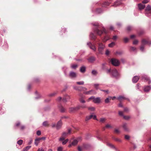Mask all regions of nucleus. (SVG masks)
Here are the masks:
<instances>
[{
	"label": "nucleus",
	"mask_w": 151,
	"mask_h": 151,
	"mask_svg": "<svg viewBox=\"0 0 151 151\" xmlns=\"http://www.w3.org/2000/svg\"><path fill=\"white\" fill-rule=\"evenodd\" d=\"M151 88V87L150 86H146L144 88V91L145 92H148Z\"/></svg>",
	"instance_id": "21"
},
{
	"label": "nucleus",
	"mask_w": 151,
	"mask_h": 151,
	"mask_svg": "<svg viewBox=\"0 0 151 151\" xmlns=\"http://www.w3.org/2000/svg\"><path fill=\"white\" fill-rule=\"evenodd\" d=\"M37 135L39 136L41 134V132L40 131H38L37 132Z\"/></svg>",
	"instance_id": "58"
},
{
	"label": "nucleus",
	"mask_w": 151,
	"mask_h": 151,
	"mask_svg": "<svg viewBox=\"0 0 151 151\" xmlns=\"http://www.w3.org/2000/svg\"><path fill=\"white\" fill-rule=\"evenodd\" d=\"M92 73L93 75H96L97 74V71L95 70H93L92 71Z\"/></svg>",
	"instance_id": "48"
},
{
	"label": "nucleus",
	"mask_w": 151,
	"mask_h": 151,
	"mask_svg": "<svg viewBox=\"0 0 151 151\" xmlns=\"http://www.w3.org/2000/svg\"><path fill=\"white\" fill-rule=\"evenodd\" d=\"M88 110L91 111H94L95 110V108L93 107H88Z\"/></svg>",
	"instance_id": "30"
},
{
	"label": "nucleus",
	"mask_w": 151,
	"mask_h": 151,
	"mask_svg": "<svg viewBox=\"0 0 151 151\" xmlns=\"http://www.w3.org/2000/svg\"><path fill=\"white\" fill-rule=\"evenodd\" d=\"M123 40L125 43H127L128 42L129 40V39L127 37H125L124 38Z\"/></svg>",
	"instance_id": "44"
},
{
	"label": "nucleus",
	"mask_w": 151,
	"mask_h": 151,
	"mask_svg": "<svg viewBox=\"0 0 151 151\" xmlns=\"http://www.w3.org/2000/svg\"><path fill=\"white\" fill-rule=\"evenodd\" d=\"M109 4H110L109 2H105L104 3L103 5L105 6H108Z\"/></svg>",
	"instance_id": "53"
},
{
	"label": "nucleus",
	"mask_w": 151,
	"mask_h": 151,
	"mask_svg": "<svg viewBox=\"0 0 151 151\" xmlns=\"http://www.w3.org/2000/svg\"><path fill=\"white\" fill-rule=\"evenodd\" d=\"M115 45L114 42H112L109 45V46L110 47H112Z\"/></svg>",
	"instance_id": "38"
},
{
	"label": "nucleus",
	"mask_w": 151,
	"mask_h": 151,
	"mask_svg": "<svg viewBox=\"0 0 151 151\" xmlns=\"http://www.w3.org/2000/svg\"><path fill=\"white\" fill-rule=\"evenodd\" d=\"M114 132L116 134H118L120 132V131L118 129H116L114 130Z\"/></svg>",
	"instance_id": "39"
},
{
	"label": "nucleus",
	"mask_w": 151,
	"mask_h": 151,
	"mask_svg": "<svg viewBox=\"0 0 151 151\" xmlns=\"http://www.w3.org/2000/svg\"><path fill=\"white\" fill-rule=\"evenodd\" d=\"M107 145L111 148H114V146L111 144L108 143L107 144Z\"/></svg>",
	"instance_id": "50"
},
{
	"label": "nucleus",
	"mask_w": 151,
	"mask_h": 151,
	"mask_svg": "<svg viewBox=\"0 0 151 151\" xmlns=\"http://www.w3.org/2000/svg\"><path fill=\"white\" fill-rule=\"evenodd\" d=\"M89 62L92 63L95 60V58L93 57H91L88 59Z\"/></svg>",
	"instance_id": "20"
},
{
	"label": "nucleus",
	"mask_w": 151,
	"mask_h": 151,
	"mask_svg": "<svg viewBox=\"0 0 151 151\" xmlns=\"http://www.w3.org/2000/svg\"><path fill=\"white\" fill-rule=\"evenodd\" d=\"M49 125L48 123H43V126L45 127H48Z\"/></svg>",
	"instance_id": "56"
},
{
	"label": "nucleus",
	"mask_w": 151,
	"mask_h": 151,
	"mask_svg": "<svg viewBox=\"0 0 151 151\" xmlns=\"http://www.w3.org/2000/svg\"><path fill=\"white\" fill-rule=\"evenodd\" d=\"M145 11L146 14H151V6L148 5L146 7Z\"/></svg>",
	"instance_id": "10"
},
{
	"label": "nucleus",
	"mask_w": 151,
	"mask_h": 151,
	"mask_svg": "<svg viewBox=\"0 0 151 151\" xmlns=\"http://www.w3.org/2000/svg\"><path fill=\"white\" fill-rule=\"evenodd\" d=\"M129 111V109L127 107L125 108L124 109V111L125 112H128Z\"/></svg>",
	"instance_id": "52"
},
{
	"label": "nucleus",
	"mask_w": 151,
	"mask_h": 151,
	"mask_svg": "<svg viewBox=\"0 0 151 151\" xmlns=\"http://www.w3.org/2000/svg\"><path fill=\"white\" fill-rule=\"evenodd\" d=\"M132 27L130 26H129L127 27V29L128 31H129L132 30Z\"/></svg>",
	"instance_id": "47"
},
{
	"label": "nucleus",
	"mask_w": 151,
	"mask_h": 151,
	"mask_svg": "<svg viewBox=\"0 0 151 151\" xmlns=\"http://www.w3.org/2000/svg\"><path fill=\"white\" fill-rule=\"evenodd\" d=\"M78 143V141L76 139H75L73 140V142L72 143V144L73 146H75Z\"/></svg>",
	"instance_id": "27"
},
{
	"label": "nucleus",
	"mask_w": 151,
	"mask_h": 151,
	"mask_svg": "<svg viewBox=\"0 0 151 151\" xmlns=\"http://www.w3.org/2000/svg\"><path fill=\"white\" fill-rule=\"evenodd\" d=\"M93 118L94 119H97L96 116L95 115H93V114H92L90 115L86 116L85 120L86 121L88 122Z\"/></svg>",
	"instance_id": "7"
},
{
	"label": "nucleus",
	"mask_w": 151,
	"mask_h": 151,
	"mask_svg": "<svg viewBox=\"0 0 151 151\" xmlns=\"http://www.w3.org/2000/svg\"><path fill=\"white\" fill-rule=\"evenodd\" d=\"M148 1L147 0H144L142 1V3L143 4H146L148 2Z\"/></svg>",
	"instance_id": "60"
},
{
	"label": "nucleus",
	"mask_w": 151,
	"mask_h": 151,
	"mask_svg": "<svg viewBox=\"0 0 151 151\" xmlns=\"http://www.w3.org/2000/svg\"><path fill=\"white\" fill-rule=\"evenodd\" d=\"M71 131L70 129H69L68 132H63L61 137L59 139V141H61L65 139V138L70 134Z\"/></svg>",
	"instance_id": "2"
},
{
	"label": "nucleus",
	"mask_w": 151,
	"mask_h": 151,
	"mask_svg": "<svg viewBox=\"0 0 151 151\" xmlns=\"http://www.w3.org/2000/svg\"><path fill=\"white\" fill-rule=\"evenodd\" d=\"M95 32L99 35H101L103 33H104L106 34L108 33L107 31L106 30L105 28H103L102 30H99L98 28H97L95 29Z\"/></svg>",
	"instance_id": "3"
},
{
	"label": "nucleus",
	"mask_w": 151,
	"mask_h": 151,
	"mask_svg": "<svg viewBox=\"0 0 151 151\" xmlns=\"http://www.w3.org/2000/svg\"><path fill=\"white\" fill-rule=\"evenodd\" d=\"M59 109L60 110V112H64L65 111V109L64 108V107L62 106L61 105H60L59 106Z\"/></svg>",
	"instance_id": "14"
},
{
	"label": "nucleus",
	"mask_w": 151,
	"mask_h": 151,
	"mask_svg": "<svg viewBox=\"0 0 151 151\" xmlns=\"http://www.w3.org/2000/svg\"><path fill=\"white\" fill-rule=\"evenodd\" d=\"M78 106V107H79V109L81 108L84 109L87 107L86 105L85 104H83L81 105H79Z\"/></svg>",
	"instance_id": "25"
},
{
	"label": "nucleus",
	"mask_w": 151,
	"mask_h": 151,
	"mask_svg": "<svg viewBox=\"0 0 151 151\" xmlns=\"http://www.w3.org/2000/svg\"><path fill=\"white\" fill-rule=\"evenodd\" d=\"M138 42V41L137 40H135L133 42V44L134 45H136Z\"/></svg>",
	"instance_id": "54"
},
{
	"label": "nucleus",
	"mask_w": 151,
	"mask_h": 151,
	"mask_svg": "<svg viewBox=\"0 0 151 151\" xmlns=\"http://www.w3.org/2000/svg\"><path fill=\"white\" fill-rule=\"evenodd\" d=\"M23 142V141L22 139H20L17 142V143L19 145H22Z\"/></svg>",
	"instance_id": "32"
},
{
	"label": "nucleus",
	"mask_w": 151,
	"mask_h": 151,
	"mask_svg": "<svg viewBox=\"0 0 151 151\" xmlns=\"http://www.w3.org/2000/svg\"><path fill=\"white\" fill-rule=\"evenodd\" d=\"M105 127L107 128H111L112 127L110 124H108L106 125Z\"/></svg>",
	"instance_id": "42"
},
{
	"label": "nucleus",
	"mask_w": 151,
	"mask_h": 151,
	"mask_svg": "<svg viewBox=\"0 0 151 151\" xmlns=\"http://www.w3.org/2000/svg\"><path fill=\"white\" fill-rule=\"evenodd\" d=\"M86 67L84 66H83L81 67L80 69V71L82 73H84L86 71Z\"/></svg>",
	"instance_id": "23"
},
{
	"label": "nucleus",
	"mask_w": 151,
	"mask_h": 151,
	"mask_svg": "<svg viewBox=\"0 0 151 151\" xmlns=\"http://www.w3.org/2000/svg\"><path fill=\"white\" fill-rule=\"evenodd\" d=\"M125 138L126 139H129V136L128 135H125Z\"/></svg>",
	"instance_id": "59"
},
{
	"label": "nucleus",
	"mask_w": 151,
	"mask_h": 151,
	"mask_svg": "<svg viewBox=\"0 0 151 151\" xmlns=\"http://www.w3.org/2000/svg\"><path fill=\"white\" fill-rule=\"evenodd\" d=\"M106 119L105 118H101L100 119L99 122H106Z\"/></svg>",
	"instance_id": "26"
},
{
	"label": "nucleus",
	"mask_w": 151,
	"mask_h": 151,
	"mask_svg": "<svg viewBox=\"0 0 151 151\" xmlns=\"http://www.w3.org/2000/svg\"><path fill=\"white\" fill-rule=\"evenodd\" d=\"M94 98L95 97L93 96L90 97L88 99V101H89L91 100H92L93 101V100Z\"/></svg>",
	"instance_id": "51"
},
{
	"label": "nucleus",
	"mask_w": 151,
	"mask_h": 151,
	"mask_svg": "<svg viewBox=\"0 0 151 151\" xmlns=\"http://www.w3.org/2000/svg\"><path fill=\"white\" fill-rule=\"evenodd\" d=\"M142 44L145 45L146 44H151V41H147L145 39H143L142 41Z\"/></svg>",
	"instance_id": "9"
},
{
	"label": "nucleus",
	"mask_w": 151,
	"mask_h": 151,
	"mask_svg": "<svg viewBox=\"0 0 151 151\" xmlns=\"http://www.w3.org/2000/svg\"><path fill=\"white\" fill-rule=\"evenodd\" d=\"M57 150L58 151H63V147H58Z\"/></svg>",
	"instance_id": "45"
},
{
	"label": "nucleus",
	"mask_w": 151,
	"mask_h": 151,
	"mask_svg": "<svg viewBox=\"0 0 151 151\" xmlns=\"http://www.w3.org/2000/svg\"><path fill=\"white\" fill-rule=\"evenodd\" d=\"M106 72L107 73H110L112 76L114 77H116L119 75V73L116 69H107Z\"/></svg>",
	"instance_id": "1"
},
{
	"label": "nucleus",
	"mask_w": 151,
	"mask_h": 151,
	"mask_svg": "<svg viewBox=\"0 0 151 151\" xmlns=\"http://www.w3.org/2000/svg\"><path fill=\"white\" fill-rule=\"evenodd\" d=\"M101 99L99 97L94 98L93 102L95 103H99L101 102Z\"/></svg>",
	"instance_id": "12"
},
{
	"label": "nucleus",
	"mask_w": 151,
	"mask_h": 151,
	"mask_svg": "<svg viewBox=\"0 0 151 151\" xmlns=\"http://www.w3.org/2000/svg\"><path fill=\"white\" fill-rule=\"evenodd\" d=\"M79 101L81 103H84L86 102L85 101L84 99V98L83 97H81L79 99Z\"/></svg>",
	"instance_id": "24"
},
{
	"label": "nucleus",
	"mask_w": 151,
	"mask_h": 151,
	"mask_svg": "<svg viewBox=\"0 0 151 151\" xmlns=\"http://www.w3.org/2000/svg\"><path fill=\"white\" fill-rule=\"evenodd\" d=\"M111 64L114 65L116 66H118L119 65V62L117 60L113 58L111 60Z\"/></svg>",
	"instance_id": "5"
},
{
	"label": "nucleus",
	"mask_w": 151,
	"mask_h": 151,
	"mask_svg": "<svg viewBox=\"0 0 151 151\" xmlns=\"http://www.w3.org/2000/svg\"><path fill=\"white\" fill-rule=\"evenodd\" d=\"M76 73L73 72H70L69 74V77L72 78H76Z\"/></svg>",
	"instance_id": "11"
},
{
	"label": "nucleus",
	"mask_w": 151,
	"mask_h": 151,
	"mask_svg": "<svg viewBox=\"0 0 151 151\" xmlns=\"http://www.w3.org/2000/svg\"><path fill=\"white\" fill-rule=\"evenodd\" d=\"M31 147V146H27L23 149L25 151H27Z\"/></svg>",
	"instance_id": "34"
},
{
	"label": "nucleus",
	"mask_w": 151,
	"mask_h": 151,
	"mask_svg": "<svg viewBox=\"0 0 151 151\" xmlns=\"http://www.w3.org/2000/svg\"><path fill=\"white\" fill-rule=\"evenodd\" d=\"M110 98H109V97L108 98H107L105 100V102L106 103H108L109 102V100H110Z\"/></svg>",
	"instance_id": "46"
},
{
	"label": "nucleus",
	"mask_w": 151,
	"mask_h": 151,
	"mask_svg": "<svg viewBox=\"0 0 151 151\" xmlns=\"http://www.w3.org/2000/svg\"><path fill=\"white\" fill-rule=\"evenodd\" d=\"M57 93L56 92H54L49 94V96L50 97H52L55 96Z\"/></svg>",
	"instance_id": "37"
},
{
	"label": "nucleus",
	"mask_w": 151,
	"mask_h": 151,
	"mask_svg": "<svg viewBox=\"0 0 151 151\" xmlns=\"http://www.w3.org/2000/svg\"><path fill=\"white\" fill-rule=\"evenodd\" d=\"M40 139L39 138H38L35 139V144L36 146H37L40 142Z\"/></svg>",
	"instance_id": "19"
},
{
	"label": "nucleus",
	"mask_w": 151,
	"mask_h": 151,
	"mask_svg": "<svg viewBox=\"0 0 151 151\" xmlns=\"http://www.w3.org/2000/svg\"><path fill=\"white\" fill-rule=\"evenodd\" d=\"M51 126L52 128H55L58 130L61 127L62 124V123H52Z\"/></svg>",
	"instance_id": "4"
},
{
	"label": "nucleus",
	"mask_w": 151,
	"mask_h": 151,
	"mask_svg": "<svg viewBox=\"0 0 151 151\" xmlns=\"http://www.w3.org/2000/svg\"><path fill=\"white\" fill-rule=\"evenodd\" d=\"M118 114L120 116H124L123 115V111H118Z\"/></svg>",
	"instance_id": "41"
},
{
	"label": "nucleus",
	"mask_w": 151,
	"mask_h": 151,
	"mask_svg": "<svg viewBox=\"0 0 151 151\" xmlns=\"http://www.w3.org/2000/svg\"><path fill=\"white\" fill-rule=\"evenodd\" d=\"M144 45L142 44L140 48V50L142 51H143L144 49Z\"/></svg>",
	"instance_id": "55"
},
{
	"label": "nucleus",
	"mask_w": 151,
	"mask_h": 151,
	"mask_svg": "<svg viewBox=\"0 0 151 151\" xmlns=\"http://www.w3.org/2000/svg\"><path fill=\"white\" fill-rule=\"evenodd\" d=\"M68 139H67L65 140H63L62 142V144L63 145H65L68 141Z\"/></svg>",
	"instance_id": "36"
},
{
	"label": "nucleus",
	"mask_w": 151,
	"mask_h": 151,
	"mask_svg": "<svg viewBox=\"0 0 151 151\" xmlns=\"http://www.w3.org/2000/svg\"><path fill=\"white\" fill-rule=\"evenodd\" d=\"M139 79V77L136 76L134 77L132 79V81L134 83H136Z\"/></svg>",
	"instance_id": "15"
},
{
	"label": "nucleus",
	"mask_w": 151,
	"mask_h": 151,
	"mask_svg": "<svg viewBox=\"0 0 151 151\" xmlns=\"http://www.w3.org/2000/svg\"><path fill=\"white\" fill-rule=\"evenodd\" d=\"M87 45L89 47L93 50L94 51H95L96 50V48L94 45L92 44L91 42H88L87 43Z\"/></svg>",
	"instance_id": "8"
},
{
	"label": "nucleus",
	"mask_w": 151,
	"mask_h": 151,
	"mask_svg": "<svg viewBox=\"0 0 151 151\" xmlns=\"http://www.w3.org/2000/svg\"><path fill=\"white\" fill-rule=\"evenodd\" d=\"M123 127L125 131H128V128L126 124H124L123 126Z\"/></svg>",
	"instance_id": "33"
},
{
	"label": "nucleus",
	"mask_w": 151,
	"mask_h": 151,
	"mask_svg": "<svg viewBox=\"0 0 151 151\" xmlns=\"http://www.w3.org/2000/svg\"><path fill=\"white\" fill-rule=\"evenodd\" d=\"M35 81L36 82H38L40 81V79L38 78H36L35 80Z\"/></svg>",
	"instance_id": "64"
},
{
	"label": "nucleus",
	"mask_w": 151,
	"mask_h": 151,
	"mask_svg": "<svg viewBox=\"0 0 151 151\" xmlns=\"http://www.w3.org/2000/svg\"><path fill=\"white\" fill-rule=\"evenodd\" d=\"M76 83L79 85H83L84 84V82L83 81H81L80 82H77Z\"/></svg>",
	"instance_id": "40"
},
{
	"label": "nucleus",
	"mask_w": 151,
	"mask_h": 151,
	"mask_svg": "<svg viewBox=\"0 0 151 151\" xmlns=\"http://www.w3.org/2000/svg\"><path fill=\"white\" fill-rule=\"evenodd\" d=\"M62 100L63 102H65L67 101L66 99V98H65V97L63 98Z\"/></svg>",
	"instance_id": "61"
},
{
	"label": "nucleus",
	"mask_w": 151,
	"mask_h": 151,
	"mask_svg": "<svg viewBox=\"0 0 151 151\" xmlns=\"http://www.w3.org/2000/svg\"><path fill=\"white\" fill-rule=\"evenodd\" d=\"M78 67V65L77 64H73L71 65V68L73 69H76Z\"/></svg>",
	"instance_id": "35"
},
{
	"label": "nucleus",
	"mask_w": 151,
	"mask_h": 151,
	"mask_svg": "<svg viewBox=\"0 0 151 151\" xmlns=\"http://www.w3.org/2000/svg\"><path fill=\"white\" fill-rule=\"evenodd\" d=\"M110 39L108 35H106L104 37V41L106 42Z\"/></svg>",
	"instance_id": "29"
},
{
	"label": "nucleus",
	"mask_w": 151,
	"mask_h": 151,
	"mask_svg": "<svg viewBox=\"0 0 151 151\" xmlns=\"http://www.w3.org/2000/svg\"><path fill=\"white\" fill-rule=\"evenodd\" d=\"M78 110L79 107H78V106L76 107H71L70 108V112H73Z\"/></svg>",
	"instance_id": "13"
},
{
	"label": "nucleus",
	"mask_w": 151,
	"mask_h": 151,
	"mask_svg": "<svg viewBox=\"0 0 151 151\" xmlns=\"http://www.w3.org/2000/svg\"><path fill=\"white\" fill-rule=\"evenodd\" d=\"M117 99L118 100L120 101V102H121V101L125 99H128L125 98L123 96H120L119 97H117Z\"/></svg>",
	"instance_id": "16"
},
{
	"label": "nucleus",
	"mask_w": 151,
	"mask_h": 151,
	"mask_svg": "<svg viewBox=\"0 0 151 151\" xmlns=\"http://www.w3.org/2000/svg\"><path fill=\"white\" fill-rule=\"evenodd\" d=\"M138 7L139 10L143 9L145 7V5H143L142 4H138Z\"/></svg>",
	"instance_id": "17"
},
{
	"label": "nucleus",
	"mask_w": 151,
	"mask_h": 151,
	"mask_svg": "<svg viewBox=\"0 0 151 151\" xmlns=\"http://www.w3.org/2000/svg\"><path fill=\"white\" fill-rule=\"evenodd\" d=\"M130 116H123V118L125 120H128L130 119Z\"/></svg>",
	"instance_id": "43"
},
{
	"label": "nucleus",
	"mask_w": 151,
	"mask_h": 151,
	"mask_svg": "<svg viewBox=\"0 0 151 151\" xmlns=\"http://www.w3.org/2000/svg\"><path fill=\"white\" fill-rule=\"evenodd\" d=\"M73 88L74 89L76 90H77L78 91H81L83 89V87H78V86H75L73 87Z\"/></svg>",
	"instance_id": "22"
},
{
	"label": "nucleus",
	"mask_w": 151,
	"mask_h": 151,
	"mask_svg": "<svg viewBox=\"0 0 151 151\" xmlns=\"http://www.w3.org/2000/svg\"><path fill=\"white\" fill-rule=\"evenodd\" d=\"M99 84H95L94 85V86L96 89H97L98 88V87L99 86Z\"/></svg>",
	"instance_id": "62"
},
{
	"label": "nucleus",
	"mask_w": 151,
	"mask_h": 151,
	"mask_svg": "<svg viewBox=\"0 0 151 151\" xmlns=\"http://www.w3.org/2000/svg\"><path fill=\"white\" fill-rule=\"evenodd\" d=\"M121 4V3L119 2L116 1L115 2L114 4L113 5V6L116 7L118 6L119 5Z\"/></svg>",
	"instance_id": "28"
},
{
	"label": "nucleus",
	"mask_w": 151,
	"mask_h": 151,
	"mask_svg": "<svg viewBox=\"0 0 151 151\" xmlns=\"http://www.w3.org/2000/svg\"><path fill=\"white\" fill-rule=\"evenodd\" d=\"M114 139L116 141L118 142H122V140L121 139L118 138H115Z\"/></svg>",
	"instance_id": "49"
},
{
	"label": "nucleus",
	"mask_w": 151,
	"mask_h": 151,
	"mask_svg": "<svg viewBox=\"0 0 151 151\" xmlns=\"http://www.w3.org/2000/svg\"><path fill=\"white\" fill-rule=\"evenodd\" d=\"M143 79L144 80H146V81L148 82V83L149 84L151 83V81L150 79V78L149 77H147V76H144L143 77Z\"/></svg>",
	"instance_id": "18"
},
{
	"label": "nucleus",
	"mask_w": 151,
	"mask_h": 151,
	"mask_svg": "<svg viewBox=\"0 0 151 151\" xmlns=\"http://www.w3.org/2000/svg\"><path fill=\"white\" fill-rule=\"evenodd\" d=\"M130 49H131V50L133 51H134V50H136V48L134 47H131L130 48Z\"/></svg>",
	"instance_id": "63"
},
{
	"label": "nucleus",
	"mask_w": 151,
	"mask_h": 151,
	"mask_svg": "<svg viewBox=\"0 0 151 151\" xmlns=\"http://www.w3.org/2000/svg\"><path fill=\"white\" fill-rule=\"evenodd\" d=\"M117 38V36L116 35L114 36H113L112 39L114 40H116Z\"/></svg>",
	"instance_id": "57"
},
{
	"label": "nucleus",
	"mask_w": 151,
	"mask_h": 151,
	"mask_svg": "<svg viewBox=\"0 0 151 151\" xmlns=\"http://www.w3.org/2000/svg\"><path fill=\"white\" fill-rule=\"evenodd\" d=\"M98 44L99 45L98 50L100 53H101L102 51L104 48V46L101 43H98Z\"/></svg>",
	"instance_id": "6"
},
{
	"label": "nucleus",
	"mask_w": 151,
	"mask_h": 151,
	"mask_svg": "<svg viewBox=\"0 0 151 151\" xmlns=\"http://www.w3.org/2000/svg\"><path fill=\"white\" fill-rule=\"evenodd\" d=\"M90 37L93 40H95L96 38V36L93 33H91L90 35Z\"/></svg>",
	"instance_id": "31"
}]
</instances>
